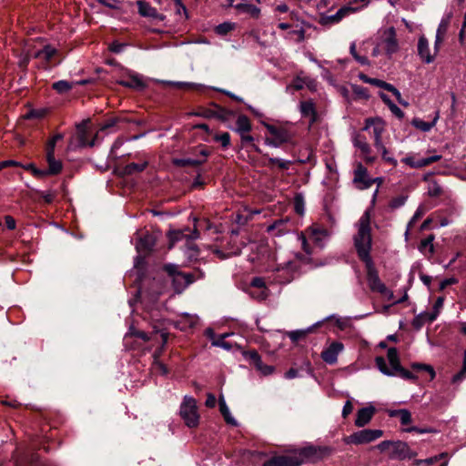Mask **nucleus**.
Segmentation results:
<instances>
[{"mask_svg":"<svg viewBox=\"0 0 466 466\" xmlns=\"http://www.w3.org/2000/svg\"><path fill=\"white\" fill-rule=\"evenodd\" d=\"M315 452L312 447L303 448L299 451L276 455L263 462L262 466H300L306 457Z\"/></svg>","mask_w":466,"mask_h":466,"instance_id":"7ed1b4c3","label":"nucleus"},{"mask_svg":"<svg viewBox=\"0 0 466 466\" xmlns=\"http://www.w3.org/2000/svg\"><path fill=\"white\" fill-rule=\"evenodd\" d=\"M195 280V278L190 273H177L175 277V284H179L183 288L188 286L189 284L193 283Z\"/></svg>","mask_w":466,"mask_h":466,"instance_id":"a19ab883","label":"nucleus"},{"mask_svg":"<svg viewBox=\"0 0 466 466\" xmlns=\"http://www.w3.org/2000/svg\"><path fill=\"white\" fill-rule=\"evenodd\" d=\"M216 107H217L218 111L211 109V108H204L203 107V108H199L196 112L190 113V115L202 116L205 118H212V117L224 118L225 117L224 116L225 110L218 106H216Z\"/></svg>","mask_w":466,"mask_h":466,"instance_id":"b1692460","label":"nucleus"},{"mask_svg":"<svg viewBox=\"0 0 466 466\" xmlns=\"http://www.w3.org/2000/svg\"><path fill=\"white\" fill-rule=\"evenodd\" d=\"M405 431L408 432H417V433H436V432H438V431L436 429L431 428V427L419 428L416 426H411L410 428H407Z\"/></svg>","mask_w":466,"mask_h":466,"instance_id":"052dcab7","label":"nucleus"},{"mask_svg":"<svg viewBox=\"0 0 466 466\" xmlns=\"http://www.w3.org/2000/svg\"><path fill=\"white\" fill-rule=\"evenodd\" d=\"M405 452H408V444L403 441H393L391 451H390V458L404 460Z\"/></svg>","mask_w":466,"mask_h":466,"instance_id":"a878e982","label":"nucleus"},{"mask_svg":"<svg viewBox=\"0 0 466 466\" xmlns=\"http://www.w3.org/2000/svg\"><path fill=\"white\" fill-rule=\"evenodd\" d=\"M301 240L302 248L308 254L311 255L315 248L320 245V228L319 226L314 225L308 228L299 236Z\"/></svg>","mask_w":466,"mask_h":466,"instance_id":"6e6552de","label":"nucleus"},{"mask_svg":"<svg viewBox=\"0 0 466 466\" xmlns=\"http://www.w3.org/2000/svg\"><path fill=\"white\" fill-rule=\"evenodd\" d=\"M148 163L147 161L141 163H129L126 165L122 169V175L130 176L136 173H140L146 169Z\"/></svg>","mask_w":466,"mask_h":466,"instance_id":"7c9ffc66","label":"nucleus"},{"mask_svg":"<svg viewBox=\"0 0 466 466\" xmlns=\"http://www.w3.org/2000/svg\"><path fill=\"white\" fill-rule=\"evenodd\" d=\"M255 368L263 375L268 376L274 372L275 368L271 365L263 364L260 360V364H257Z\"/></svg>","mask_w":466,"mask_h":466,"instance_id":"bf43d9fd","label":"nucleus"},{"mask_svg":"<svg viewBox=\"0 0 466 466\" xmlns=\"http://www.w3.org/2000/svg\"><path fill=\"white\" fill-rule=\"evenodd\" d=\"M77 137L78 142L81 147L90 146L93 147L95 145V141H88V132L84 124L77 125Z\"/></svg>","mask_w":466,"mask_h":466,"instance_id":"f704fd0d","label":"nucleus"},{"mask_svg":"<svg viewBox=\"0 0 466 466\" xmlns=\"http://www.w3.org/2000/svg\"><path fill=\"white\" fill-rule=\"evenodd\" d=\"M120 86L135 90H143L146 83L138 75H131L127 79H121L117 82Z\"/></svg>","mask_w":466,"mask_h":466,"instance_id":"5701e85b","label":"nucleus"},{"mask_svg":"<svg viewBox=\"0 0 466 466\" xmlns=\"http://www.w3.org/2000/svg\"><path fill=\"white\" fill-rule=\"evenodd\" d=\"M324 322L328 325H334L339 330H345L349 327V321L344 319L329 317L325 320H322V324H324Z\"/></svg>","mask_w":466,"mask_h":466,"instance_id":"79ce46f5","label":"nucleus"},{"mask_svg":"<svg viewBox=\"0 0 466 466\" xmlns=\"http://www.w3.org/2000/svg\"><path fill=\"white\" fill-rule=\"evenodd\" d=\"M138 13L145 17L155 18L157 15L156 8L152 7L148 3L145 1H137Z\"/></svg>","mask_w":466,"mask_h":466,"instance_id":"2f4dec72","label":"nucleus"},{"mask_svg":"<svg viewBox=\"0 0 466 466\" xmlns=\"http://www.w3.org/2000/svg\"><path fill=\"white\" fill-rule=\"evenodd\" d=\"M381 88H383V89L392 93L395 96V97L397 98V100L399 101V103H400L401 105H404V106L408 105V103L402 102L401 95H400V91L394 86H392L391 84H389V83L384 81L382 83V87Z\"/></svg>","mask_w":466,"mask_h":466,"instance_id":"5fc2aeb1","label":"nucleus"},{"mask_svg":"<svg viewBox=\"0 0 466 466\" xmlns=\"http://www.w3.org/2000/svg\"><path fill=\"white\" fill-rule=\"evenodd\" d=\"M442 192V187L437 182H432L430 184L428 188L429 196L437 198L440 197Z\"/></svg>","mask_w":466,"mask_h":466,"instance_id":"13d9d810","label":"nucleus"},{"mask_svg":"<svg viewBox=\"0 0 466 466\" xmlns=\"http://www.w3.org/2000/svg\"><path fill=\"white\" fill-rule=\"evenodd\" d=\"M441 158V155H433L429 157H423L420 159H415L414 157H408L403 159V161L409 165L410 167L413 168H420L427 166H430L431 164L439 161Z\"/></svg>","mask_w":466,"mask_h":466,"instance_id":"aec40b11","label":"nucleus"},{"mask_svg":"<svg viewBox=\"0 0 466 466\" xmlns=\"http://www.w3.org/2000/svg\"><path fill=\"white\" fill-rule=\"evenodd\" d=\"M299 111L302 118L308 120L309 128H310L319 118L316 104L311 99L301 101L299 103Z\"/></svg>","mask_w":466,"mask_h":466,"instance_id":"f3484780","label":"nucleus"},{"mask_svg":"<svg viewBox=\"0 0 466 466\" xmlns=\"http://www.w3.org/2000/svg\"><path fill=\"white\" fill-rule=\"evenodd\" d=\"M319 325V322H317L310 328H308L305 329H298V330L289 331L288 333V336L292 340V342H298L300 339H304L309 333H310Z\"/></svg>","mask_w":466,"mask_h":466,"instance_id":"72a5a7b5","label":"nucleus"},{"mask_svg":"<svg viewBox=\"0 0 466 466\" xmlns=\"http://www.w3.org/2000/svg\"><path fill=\"white\" fill-rule=\"evenodd\" d=\"M137 338L143 339L144 341L153 340L155 342H161V346L154 353L155 359L158 358L164 350V347L168 339V332L164 329L159 328L157 325L153 326V331L150 335L145 331L137 330L133 333Z\"/></svg>","mask_w":466,"mask_h":466,"instance_id":"423d86ee","label":"nucleus"},{"mask_svg":"<svg viewBox=\"0 0 466 466\" xmlns=\"http://www.w3.org/2000/svg\"><path fill=\"white\" fill-rule=\"evenodd\" d=\"M390 417H399L401 425L411 423V413L405 409L393 410L389 411Z\"/></svg>","mask_w":466,"mask_h":466,"instance_id":"473e14b6","label":"nucleus"},{"mask_svg":"<svg viewBox=\"0 0 466 466\" xmlns=\"http://www.w3.org/2000/svg\"><path fill=\"white\" fill-rule=\"evenodd\" d=\"M294 210L299 215L304 214V198L301 194H296L293 199Z\"/></svg>","mask_w":466,"mask_h":466,"instance_id":"8fccbe9b","label":"nucleus"},{"mask_svg":"<svg viewBox=\"0 0 466 466\" xmlns=\"http://www.w3.org/2000/svg\"><path fill=\"white\" fill-rule=\"evenodd\" d=\"M418 53L421 59L426 63L433 61V56L430 55L428 40L424 36H420L418 41Z\"/></svg>","mask_w":466,"mask_h":466,"instance_id":"cd10ccee","label":"nucleus"},{"mask_svg":"<svg viewBox=\"0 0 466 466\" xmlns=\"http://www.w3.org/2000/svg\"><path fill=\"white\" fill-rule=\"evenodd\" d=\"M234 7L239 13L248 14L252 18H258L260 15V9L251 4L240 3V4L234 5Z\"/></svg>","mask_w":466,"mask_h":466,"instance_id":"c756f323","label":"nucleus"},{"mask_svg":"<svg viewBox=\"0 0 466 466\" xmlns=\"http://www.w3.org/2000/svg\"><path fill=\"white\" fill-rule=\"evenodd\" d=\"M206 335L212 340V344L215 346H225L224 339L226 338V334L219 336L216 339V334L212 329H206Z\"/></svg>","mask_w":466,"mask_h":466,"instance_id":"3c124183","label":"nucleus"},{"mask_svg":"<svg viewBox=\"0 0 466 466\" xmlns=\"http://www.w3.org/2000/svg\"><path fill=\"white\" fill-rule=\"evenodd\" d=\"M199 155L203 157L202 159L193 158H173L172 164L177 167H198L206 163L208 157L210 155V151L206 146H199Z\"/></svg>","mask_w":466,"mask_h":466,"instance_id":"dca6fc26","label":"nucleus"},{"mask_svg":"<svg viewBox=\"0 0 466 466\" xmlns=\"http://www.w3.org/2000/svg\"><path fill=\"white\" fill-rule=\"evenodd\" d=\"M370 0H353L347 5L340 7L335 15H326L322 14V25L339 23L343 17L350 14L355 13L367 5Z\"/></svg>","mask_w":466,"mask_h":466,"instance_id":"39448f33","label":"nucleus"},{"mask_svg":"<svg viewBox=\"0 0 466 466\" xmlns=\"http://www.w3.org/2000/svg\"><path fill=\"white\" fill-rule=\"evenodd\" d=\"M249 294L259 300L266 299L268 296V289L266 286L265 279L261 277L252 279L249 285Z\"/></svg>","mask_w":466,"mask_h":466,"instance_id":"6ab92c4d","label":"nucleus"},{"mask_svg":"<svg viewBox=\"0 0 466 466\" xmlns=\"http://www.w3.org/2000/svg\"><path fill=\"white\" fill-rule=\"evenodd\" d=\"M466 376V350L464 351V364L462 370L453 376V382L461 380Z\"/></svg>","mask_w":466,"mask_h":466,"instance_id":"774afa93","label":"nucleus"},{"mask_svg":"<svg viewBox=\"0 0 466 466\" xmlns=\"http://www.w3.org/2000/svg\"><path fill=\"white\" fill-rule=\"evenodd\" d=\"M265 127L273 137L272 138H266V143L269 146L277 147L283 143L289 142L291 138L290 133L284 127H279L269 124H265Z\"/></svg>","mask_w":466,"mask_h":466,"instance_id":"f8f14e48","label":"nucleus"},{"mask_svg":"<svg viewBox=\"0 0 466 466\" xmlns=\"http://www.w3.org/2000/svg\"><path fill=\"white\" fill-rule=\"evenodd\" d=\"M46 161L48 164V169L43 171V175H57L62 171L63 165L60 160L56 159L55 155L47 154Z\"/></svg>","mask_w":466,"mask_h":466,"instance_id":"bb28decb","label":"nucleus"},{"mask_svg":"<svg viewBox=\"0 0 466 466\" xmlns=\"http://www.w3.org/2000/svg\"><path fill=\"white\" fill-rule=\"evenodd\" d=\"M437 317V312H423L416 316L411 325L415 329H420L427 322H432Z\"/></svg>","mask_w":466,"mask_h":466,"instance_id":"393cba45","label":"nucleus"},{"mask_svg":"<svg viewBox=\"0 0 466 466\" xmlns=\"http://www.w3.org/2000/svg\"><path fill=\"white\" fill-rule=\"evenodd\" d=\"M328 347L322 350V361L328 364H335L338 360V355L344 350L342 342L338 340L327 341Z\"/></svg>","mask_w":466,"mask_h":466,"instance_id":"2eb2a0df","label":"nucleus"},{"mask_svg":"<svg viewBox=\"0 0 466 466\" xmlns=\"http://www.w3.org/2000/svg\"><path fill=\"white\" fill-rule=\"evenodd\" d=\"M354 145L360 149L363 155H368L370 153V147L363 136L357 135L354 138Z\"/></svg>","mask_w":466,"mask_h":466,"instance_id":"c03bdc74","label":"nucleus"},{"mask_svg":"<svg viewBox=\"0 0 466 466\" xmlns=\"http://www.w3.org/2000/svg\"><path fill=\"white\" fill-rule=\"evenodd\" d=\"M287 222H288V220L277 219L274 221V223L272 225H270L268 228V231H272L274 229H278L279 233H282L287 230L286 229Z\"/></svg>","mask_w":466,"mask_h":466,"instance_id":"4d7b16f0","label":"nucleus"},{"mask_svg":"<svg viewBox=\"0 0 466 466\" xmlns=\"http://www.w3.org/2000/svg\"><path fill=\"white\" fill-rule=\"evenodd\" d=\"M379 46H381L385 54L390 57L393 54L398 52L399 41L397 39L396 29L393 26H390L382 31L380 35V43Z\"/></svg>","mask_w":466,"mask_h":466,"instance_id":"9d476101","label":"nucleus"},{"mask_svg":"<svg viewBox=\"0 0 466 466\" xmlns=\"http://www.w3.org/2000/svg\"><path fill=\"white\" fill-rule=\"evenodd\" d=\"M350 54L360 65H367L369 63L366 56H360L359 53H357L355 44L350 46Z\"/></svg>","mask_w":466,"mask_h":466,"instance_id":"e2e57ef3","label":"nucleus"},{"mask_svg":"<svg viewBox=\"0 0 466 466\" xmlns=\"http://www.w3.org/2000/svg\"><path fill=\"white\" fill-rule=\"evenodd\" d=\"M15 459V465L14 466H36L35 464V455H32L30 461L25 456H21L16 458L15 455L13 456Z\"/></svg>","mask_w":466,"mask_h":466,"instance_id":"864d4df0","label":"nucleus"},{"mask_svg":"<svg viewBox=\"0 0 466 466\" xmlns=\"http://www.w3.org/2000/svg\"><path fill=\"white\" fill-rule=\"evenodd\" d=\"M157 241V236L148 231L142 232L136 243V249L138 254L147 256L153 250Z\"/></svg>","mask_w":466,"mask_h":466,"instance_id":"4468645a","label":"nucleus"},{"mask_svg":"<svg viewBox=\"0 0 466 466\" xmlns=\"http://www.w3.org/2000/svg\"><path fill=\"white\" fill-rule=\"evenodd\" d=\"M353 181L358 188L366 189L370 187L375 182H378L380 185L382 182V179L380 177L370 178L368 176L367 168L361 163H358L354 170Z\"/></svg>","mask_w":466,"mask_h":466,"instance_id":"9b49d317","label":"nucleus"},{"mask_svg":"<svg viewBox=\"0 0 466 466\" xmlns=\"http://www.w3.org/2000/svg\"><path fill=\"white\" fill-rule=\"evenodd\" d=\"M377 368L384 374L390 376H396V372L392 371L390 368L387 366L386 360L383 357L378 356L375 359Z\"/></svg>","mask_w":466,"mask_h":466,"instance_id":"a18cd8bd","label":"nucleus"},{"mask_svg":"<svg viewBox=\"0 0 466 466\" xmlns=\"http://www.w3.org/2000/svg\"><path fill=\"white\" fill-rule=\"evenodd\" d=\"M179 415L187 427L195 428L198 425L199 415L198 412L197 400L193 397H184L180 405Z\"/></svg>","mask_w":466,"mask_h":466,"instance_id":"20e7f679","label":"nucleus"},{"mask_svg":"<svg viewBox=\"0 0 466 466\" xmlns=\"http://www.w3.org/2000/svg\"><path fill=\"white\" fill-rule=\"evenodd\" d=\"M437 119L438 116H436L431 122H425L420 118H413L411 124L416 128L423 132H428L435 126Z\"/></svg>","mask_w":466,"mask_h":466,"instance_id":"4c0bfd02","label":"nucleus"},{"mask_svg":"<svg viewBox=\"0 0 466 466\" xmlns=\"http://www.w3.org/2000/svg\"><path fill=\"white\" fill-rule=\"evenodd\" d=\"M375 411L376 410L373 406L360 409L357 412L355 425L359 428L367 425L371 420L372 417L375 414Z\"/></svg>","mask_w":466,"mask_h":466,"instance_id":"412c9836","label":"nucleus"},{"mask_svg":"<svg viewBox=\"0 0 466 466\" xmlns=\"http://www.w3.org/2000/svg\"><path fill=\"white\" fill-rule=\"evenodd\" d=\"M233 29L231 23H223L217 26L216 31L219 35H226Z\"/></svg>","mask_w":466,"mask_h":466,"instance_id":"0e129e2a","label":"nucleus"},{"mask_svg":"<svg viewBox=\"0 0 466 466\" xmlns=\"http://www.w3.org/2000/svg\"><path fill=\"white\" fill-rule=\"evenodd\" d=\"M117 123V118L116 117H110L106 119L104 123L101 124L100 131H106L107 129H110L116 126Z\"/></svg>","mask_w":466,"mask_h":466,"instance_id":"338daca9","label":"nucleus"},{"mask_svg":"<svg viewBox=\"0 0 466 466\" xmlns=\"http://www.w3.org/2000/svg\"><path fill=\"white\" fill-rule=\"evenodd\" d=\"M449 24H450L449 19H443L440 23L439 27L437 29V34H436V42H435L436 46L443 41L445 35L448 31Z\"/></svg>","mask_w":466,"mask_h":466,"instance_id":"ea45409f","label":"nucleus"},{"mask_svg":"<svg viewBox=\"0 0 466 466\" xmlns=\"http://www.w3.org/2000/svg\"><path fill=\"white\" fill-rule=\"evenodd\" d=\"M387 357L392 371L396 372V376H399L404 380L416 381L418 376L416 373L427 372L430 375L429 380H432L435 378V371L432 366L423 363H412L411 370L404 369L400 362L398 350L396 348H390L387 352Z\"/></svg>","mask_w":466,"mask_h":466,"instance_id":"f257e3e1","label":"nucleus"},{"mask_svg":"<svg viewBox=\"0 0 466 466\" xmlns=\"http://www.w3.org/2000/svg\"><path fill=\"white\" fill-rule=\"evenodd\" d=\"M56 50L50 46H46L42 50L38 51L36 54V57L44 58L46 61L49 62L53 56L56 55Z\"/></svg>","mask_w":466,"mask_h":466,"instance_id":"49530a36","label":"nucleus"},{"mask_svg":"<svg viewBox=\"0 0 466 466\" xmlns=\"http://www.w3.org/2000/svg\"><path fill=\"white\" fill-rule=\"evenodd\" d=\"M218 404H219V411L222 414V416L224 417V420H226V422L228 424L236 425V420L231 416L228 407L227 406L223 397L219 398Z\"/></svg>","mask_w":466,"mask_h":466,"instance_id":"e433bc0d","label":"nucleus"},{"mask_svg":"<svg viewBox=\"0 0 466 466\" xmlns=\"http://www.w3.org/2000/svg\"><path fill=\"white\" fill-rule=\"evenodd\" d=\"M236 125V130L238 134L248 133L252 127L249 118L245 115L238 116Z\"/></svg>","mask_w":466,"mask_h":466,"instance_id":"c9c22d12","label":"nucleus"},{"mask_svg":"<svg viewBox=\"0 0 466 466\" xmlns=\"http://www.w3.org/2000/svg\"><path fill=\"white\" fill-rule=\"evenodd\" d=\"M216 142H219L223 148H227L230 145V135L228 132L216 134L213 137Z\"/></svg>","mask_w":466,"mask_h":466,"instance_id":"603ef678","label":"nucleus"},{"mask_svg":"<svg viewBox=\"0 0 466 466\" xmlns=\"http://www.w3.org/2000/svg\"><path fill=\"white\" fill-rule=\"evenodd\" d=\"M74 87L73 82H68L66 80H59L52 85V88L56 90L58 94H65L70 91Z\"/></svg>","mask_w":466,"mask_h":466,"instance_id":"58836bf2","label":"nucleus"},{"mask_svg":"<svg viewBox=\"0 0 466 466\" xmlns=\"http://www.w3.org/2000/svg\"><path fill=\"white\" fill-rule=\"evenodd\" d=\"M435 236L433 234L429 235L426 238L421 239L419 245V249L421 252H424L426 248H429V252L431 255L434 254V246L433 240Z\"/></svg>","mask_w":466,"mask_h":466,"instance_id":"37998d69","label":"nucleus"},{"mask_svg":"<svg viewBox=\"0 0 466 466\" xmlns=\"http://www.w3.org/2000/svg\"><path fill=\"white\" fill-rule=\"evenodd\" d=\"M196 224L194 225V229L191 231L188 228L184 229H177L170 231L169 240L171 242V246L174 245L175 242L180 241L182 239H187V241H191L193 239H196L199 237V232L198 228L201 227L202 224L205 225L206 228L208 229L210 228L209 220L203 219V220H198L197 218L194 219Z\"/></svg>","mask_w":466,"mask_h":466,"instance_id":"0eeeda50","label":"nucleus"},{"mask_svg":"<svg viewBox=\"0 0 466 466\" xmlns=\"http://www.w3.org/2000/svg\"><path fill=\"white\" fill-rule=\"evenodd\" d=\"M335 218L328 208L322 210V238L329 237L333 232Z\"/></svg>","mask_w":466,"mask_h":466,"instance_id":"4be33fe9","label":"nucleus"},{"mask_svg":"<svg viewBox=\"0 0 466 466\" xmlns=\"http://www.w3.org/2000/svg\"><path fill=\"white\" fill-rule=\"evenodd\" d=\"M290 165H291V162L289 160H284V159L277 158V157H269L268 158V166L269 167L277 166L281 170L289 169Z\"/></svg>","mask_w":466,"mask_h":466,"instance_id":"de8ad7c7","label":"nucleus"},{"mask_svg":"<svg viewBox=\"0 0 466 466\" xmlns=\"http://www.w3.org/2000/svg\"><path fill=\"white\" fill-rule=\"evenodd\" d=\"M383 431L381 430H371L366 429L362 431H356L350 436L344 438V442L347 444H365L371 442L380 437H381Z\"/></svg>","mask_w":466,"mask_h":466,"instance_id":"1a4fd4ad","label":"nucleus"},{"mask_svg":"<svg viewBox=\"0 0 466 466\" xmlns=\"http://www.w3.org/2000/svg\"><path fill=\"white\" fill-rule=\"evenodd\" d=\"M370 128H372L375 147H382L381 135L384 131L383 122L379 118H367L363 130H369Z\"/></svg>","mask_w":466,"mask_h":466,"instance_id":"a211bd4d","label":"nucleus"},{"mask_svg":"<svg viewBox=\"0 0 466 466\" xmlns=\"http://www.w3.org/2000/svg\"><path fill=\"white\" fill-rule=\"evenodd\" d=\"M407 196H403V195H400V196H398V197H395L393 198L390 203H389V207L391 208V209H396V208H400L401 206L404 205L405 201L407 200Z\"/></svg>","mask_w":466,"mask_h":466,"instance_id":"6e6d98bb","label":"nucleus"},{"mask_svg":"<svg viewBox=\"0 0 466 466\" xmlns=\"http://www.w3.org/2000/svg\"><path fill=\"white\" fill-rule=\"evenodd\" d=\"M306 86V77L297 76L289 87L293 88L294 90H301Z\"/></svg>","mask_w":466,"mask_h":466,"instance_id":"680f3d73","label":"nucleus"},{"mask_svg":"<svg viewBox=\"0 0 466 466\" xmlns=\"http://www.w3.org/2000/svg\"><path fill=\"white\" fill-rule=\"evenodd\" d=\"M354 241L358 256L360 260L365 263L372 261L370 256L371 248V235L370 215L368 212H365L360 220L359 231L354 238Z\"/></svg>","mask_w":466,"mask_h":466,"instance_id":"f03ea898","label":"nucleus"},{"mask_svg":"<svg viewBox=\"0 0 466 466\" xmlns=\"http://www.w3.org/2000/svg\"><path fill=\"white\" fill-rule=\"evenodd\" d=\"M367 281L371 291L377 293L387 292L386 285L380 280L378 270L375 268L373 262L366 263Z\"/></svg>","mask_w":466,"mask_h":466,"instance_id":"ddd939ff","label":"nucleus"},{"mask_svg":"<svg viewBox=\"0 0 466 466\" xmlns=\"http://www.w3.org/2000/svg\"><path fill=\"white\" fill-rule=\"evenodd\" d=\"M243 356L247 360H249L254 367L257 364H260L261 357L255 350L244 351Z\"/></svg>","mask_w":466,"mask_h":466,"instance_id":"09e8293b","label":"nucleus"},{"mask_svg":"<svg viewBox=\"0 0 466 466\" xmlns=\"http://www.w3.org/2000/svg\"><path fill=\"white\" fill-rule=\"evenodd\" d=\"M389 101V107L390 109V111L400 119L403 118L404 117V113L403 111L399 107L397 106L390 99H388Z\"/></svg>","mask_w":466,"mask_h":466,"instance_id":"69168bd1","label":"nucleus"},{"mask_svg":"<svg viewBox=\"0 0 466 466\" xmlns=\"http://www.w3.org/2000/svg\"><path fill=\"white\" fill-rule=\"evenodd\" d=\"M197 324V319L190 315H183L176 322L175 327L182 331H187L193 329Z\"/></svg>","mask_w":466,"mask_h":466,"instance_id":"c85d7f7f","label":"nucleus"}]
</instances>
